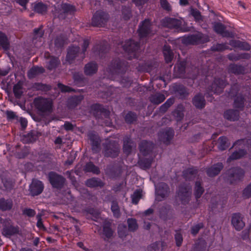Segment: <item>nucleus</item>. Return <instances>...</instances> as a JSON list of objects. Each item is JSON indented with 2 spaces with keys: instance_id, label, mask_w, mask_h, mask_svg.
Masks as SVG:
<instances>
[{
  "instance_id": "obj_9",
  "label": "nucleus",
  "mask_w": 251,
  "mask_h": 251,
  "mask_svg": "<svg viewBox=\"0 0 251 251\" xmlns=\"http://www.w3.org/2000/svg\"><path fill=\"white\" fill-rule=\"evenodd\" d=\"M109 19L108 14L102 11L98 10L94 14L92 19V25L94 26H104Z\"/></svg>"
},
{
  "instance_id": "obj_34",
  "label": "nucleus",
  "mask_w": 251,
  "mask_h": 251,
  "mask_svg": "<svg viewBox=\"0 0 251 251\" xmlns=\"http://www.w3.org/2000/svg\"><path fill=\"white\" fill-rule=\"evenodd\" d=\"M87 186L90 188L102 187L104 186V183L98 177H92L87 179L85 182Z\"/></svg>"
},
{
  "instance_id": "obj_27",
  "label": "nucleus",
  "mask_w": 251,
  "mask_h": 251,
  "mask_svg": "<svg viewBox=\"0 0 251 251\" xmlns=\"http://www.w3.org/2000/svg\"><path fill=\"white\" fill-rule=\"evenodd\" d=\"M80 48L78 46H71L68 49L66 60L70 63H73L74 60L78 55Z\"/></svg>"
},
{
  "instance_id": "obj_32",
  "label": "nucleus",
  "mask_w": 251,
  "mask_h": 251,
  "mask_svg": "<svg viewBox=\"0 0 251 251\" xmlns=\"http://www.w3.org/2000/svg\"><path fill=\"white\" fill-rule=\"evenodd\" d=\"M224 117L228 120L235 121L239 118V112L234 109H228L224 112Z\"/></svg>"
},
{
  "instance_id": "obj_36",
  "label": "nucleus",
  "mask_w": 251,
  "mask_h": 251,
  "mask_svg": "<svg viewBox=\"0 0 251 251\" xmlns=\"http://www.w3.org/2000/svg\"><path fill=\"white\" fill-rule=\"evenodd\" d=\"M13 206V201L11 199H0V209L3 211L11 209Z\"/></svg>"
},
{
  "instance_id": "obj_61",
  "label": "nucleus",
  "mask_w": 251,
  "mask_h": 251,
  "mask_svg": "<svg viewBox=\"0 0 251 251\" xmlns=\"http://www.w3.org/2000/svg\"><path fill=\"white\" fill-rule=\"evenodd\" d=\"M228 49L226 44H217L211 47V50L214 51H222Z\"/></svg>"
},
{
  "instance_id": "obj_45",
  "label": "nucleus",
  "mask_w": 251,
  "mask_h": 251,
  "mask_svg": "<svg viewBox=\"0 0 251 251\" xmlns=\"http://www.w3.org/2000/svg\"><path fill=\"white\" fill-rule=\"evenodd\" d=\"M152 160V158H141L139 160L138 164L141 169L146 170L151 167Z\"/></svg>"
},
{
  "instance_id": "obj_35",
  "label": "nucleus",
  "mask_w": 251,
  "mask_h": 251,
  "mask_svg": "<svg viewBox=\"0 0 251 251\" xmlns=\"http://www.w3.org/2000/svg\"><path fill=\"white\" fill-rule=\"evenodd\" d=\"M163 53L166 62L167 63L171 62L174 58V53L169 45H165L164 46Z\"/></svg>"
},
{
  "instance_id": "obj_57",
  "label": "nucleus",
  "mask_w": 251,
  "mask_h": 251,
  "mask_svg": "<svg viewBox=\"0 0 251 251\" xmlns=\"http://www.w3.org/2000/svg\"><path fill=\"white\" fill-rule=\"evenodd\" d=\"M103 234L107 238H111L113 235V231L109 223L105 224L103 226Z\"/></svg>"
},
{
  "instance_id": "obj_59",
  "label": "nucleus",
  "mask_w": 251,
  "mask_h": 251,
  "mask_svg": "<svg viewBox=\"0 0 251 251\" xmlns=\"http://www.w3.org/2000/svg\"><path fill=\"white\" fill-rule=\"evenodd\" d=\"M137 119V115L134 112L129 111L125 117V120L126 123L131 124Z\"/></svg>"
},
{
  "instance_id": "obj_1",
  "label": "nucleus",
  "mask_w": 251,
  "mask_h": 251,
  "mask_svg": "<svg viewBox=\"0 0 251 251\" xmlns=\"http://www.w3.org/2000/svg\"><path fill=\"white\" fill-rule=\"evenodd\" d=\"M128 68L127 62L119 58L113 59L107 68V72L109 74V78L116 80L120 78V83L125 87H129L132 83L130 77H123L122 76L126 73Z\"/></svg>"
},
{
  "instance_id": "obj_18",
  "label": "nucleus",
  "mask_w": 251,
  "mask_h": 251,
  "mask_svg": "<svg viewBox=\"0 0 251 251\" xmlns=\"http://www.w3.org/2000/svg\"><path fill=\"white\" fill-rule=\"evenodd\" d=\"M109 47L107 41L103 40L96 44L92 49L93 52L100 57H102L109 50Z\"/></svg>"
},
{
  "instance_id": "obj_4",
  "label": "nucleus",
  "mask_w": 251,
  "mask_h": 251,
  "mask_svg": "<svg viewBox=\"0 0 251 251\" xmlns=\"http://www.w3.org/2000/svg\"><path fill=\"white\" fill-rule=\"evenodd\" d=\"M245 172L239 167L232 168L226 173V180L229 184H235L244 177Z\"/></svg>"
},
{
  "instance_id": "obj_20",
  "label": "nucleus",
  "mask_w": 251,
  "mask_h": 251,
  "mask_svg": "<svg viewBox=\"0 0 251 251\" xmlns=\"http://www.w3.org/2000/svg\"><path fill=\"white\" fill-rule=\"evenodd\" d=\"M19 232V228L12 226L8 221L3 223L2 234L7 238L17 234Z\"/></svg>"
},
{
  "instance_id": "obj_60",
  "label": "nucleus",
  "mask_w": 251,
  "mask_h": 251,
  "mask_svg": "<svg viewBox=\"0 0 251 251\" xmlns=\"http://www.w3.org/2000/svg\"><path fill=\"white\" fill-rule=\"evenodd\" d=\"M57 86L62 92H76L77 91L80 92V91L79 89L75 90L72 87L65 85L60 83L57 84Z\"/></svg>"
},
{
  "instance_id": "obj_55",
  "label": "nucleus",
  "mask_w": 251,
  "mask_h": 251,
  "mask_svg": "<svg viewBox=\"0 0 251 251\" xmlns=\"http://www.w3.org/2000/svg\"><path fill=\"white\" fill-rule=\"evenodd\" d=\"M142 191L141 189L136 190L131 195L132 202L134 204H137L142 197Z\"/></svg>"
},
{
  "instance_id": "obj_21",
  "label": "nucleus",
  "mask_w": 251,
  "mask_h": 251,
  "mask_svg": "<svg viewBox=\"0 0 251 251\" xmlns=\"http://www.w3.org/2000/svg\"><path fill=\"white\" fill-rule=\"evenodd\" d=\"M154 146V144L152 142L143 140L140 142L139 148L140 152L144 156H146L150 154V153L152 151Z\"/></svg>"
},
{
  "instance_id": "obj_52",
  "label": "nucleus",
  "mask_w": 251,
  "mask_h": 251,
  "mask_svg": "<svg viewBox=\"0 0 251 251\" xmlns=\"http://www.w3.org/2000/svg\"><path fill=\"white\" fill-rule=\"evenodd\" d=\"M13 92L17 99H20L23 95V87L20 82H18L14 86Z\"/></svg>"
},
{
  "instance_id": "obj_64",
  "label": "nucleus",
  "mask_w": 251,
  "mask_h": 251,
  "mask_svg": "<svg viewBox=\"0 0 251 251\" xmlns=\"http://www.w3.org/2000/svg\"><path fill=\"white\" fill-rule=\"evenodd\" d=\"M118 233L120 238H124L127 234V228L126 225H120L118 229Z\"/></svg>"
},
{
  "instance_id": "obj_2",
  "label": "nucleus",
  "mask_w": 251,
  "mask_h": 251,
  "mask_svg": "<svg viewBox=\"0 0 251 251\" xmlns=\"http://www.w3.org/2000/svg\"><path fill=\"white\" fill-rule=\"evenodd\" d=\"M122 47L125 53H127L126 58L129 60L138 58L140 50V43L129 39L125 41Z\"/></svg>"
},
{
  "instance_id": "obj_53",
  "label": "nucleus",
  "mask_w": 251,
  "mask_h": 251,
  "mask_svg": "<svg viewBox=\"0 0 251 251\" xmlns=\"http://www.w3.org/2000/svg\"><path fill=\"white\" fill-rule=\"evenodd\" d=\"M176 90L181 99H184L188 96L189 93L187 88L182 85H178Z\"/></svg>"
},
{
  "instance_id": "obj_19",
  "label": "nucleus",
  "mask_w": 251,
  "mask_h": 251,
  "mask_svg": "<svg viewBox=\"0 0 251 251\" xmlns=\"http://www.w3.org/2000/svg\"><path fill=\"white\" fill-rule=\"evenodd\" d=\"M88 137L90 141L93 152H99L100 151V139L98 134L96 132L92 131L88 133Z\"/></svg>"
},
{
  "instance_id": "obj_54",
  "label": "nucleus",
  "mask_w": 251,
  "mask_h": 251,
  "mask_svg": "<svg viewBox=\"0 0 251 251\" xmlns=\"http://www.w3.org/2000/svg\"><path fill=\"white\" fill-rule=\"evenodd\" d=\"M219 144L218 149L221 151L226 150L228 147L227 139L225 136L220 137L219 139Z\"/></svg>"
},
{
  "instance_id": "obj_56",
  "label": "nucleus",
  "mask_w": 251,
  "mask_h": 251,
  "mask_svg": "<svg viewBox=\"0 0 251 251\" xmlns=\"http://www.w3.org/2000/svg\"><path fill=\"white\" fill-rule=\"evenodd\" d=\"M128 230L130 231H134L138 228V224L136 219L128 218L127 220Z\"/></svg>"
},
{
  "instance_id": "obj_15",
  "label": "nucleus",
  "mask_w": 251,
  "mask_h": 251,
  "mask_svg": "<svg viewBox=\"0 0 251 251\" xmlns=\"http://www.w3.org/2000/svg\"><path fill=\"white\" fill-rule=\"evenodd\" d=\"M174 134V130L172 128L162 129L158 133V138L161 142L166 145H168L173 138Z\"/></svg>"
},
{
  "instance_id": "obj_40",
  "label": "nucleus",
  "mask_w": 251,
  "mask_h": 251,
  "mask_svg": "<svg viewBox=\"0 0 251 251\" xmlns=\"http://www.w3.org/2000/svg\"><path fill=\"white\" fill-rule=\"evenodd\" d=\"M165 96L163 94L160 93H156L151 95L149 100L150 101L154 104H159L165 100Z\"/></svg>"
},
{
  "instance_id": "obj_8",
  "label": "nucleus",
  "mask_w": 251,
  "mask_h": 251,
  "mask_svg": "<svg viewBox=\"0 0 251 251\" xmlns=\"http://www.w3.org/2000/svg\"><path fill=\"white\" fill-rule=\"evenodd\" d=\"M48 179L53 188L61 190L64 186L66 179L56 172L51 171L48 173Z\"/></svg>"
},
{
  "instance_id": "obj_29",
  "label": "nucleus",
  "mask_w": 251,
  "mask_h": 251,
  "mask_svg": "<svg viewBox=\"0 0 251 251\" xmlns=\"http://www.w3.org/2000/svg\"><path fill=\"white\" fill-rule=\"evenodd\" d=\"M38 136L37 131L31 130L26 134L23 135L21 140L24 144H29L36 141Z\"/></svg>"
},
{
  "instance_id": "obj_28",
  "label": "nucleus",
  "mask_w": 251,
  "mask_h": 251,
  "mask_svg": "<svg viewBox=\"0 0 251 251\" xmlns=\"http://www.w3.org/2000/svg\"><path fill=\"white\" fill-rule=\"evenodd\" d=\"M223 167L224 166L222 163L215 164L207 169V175L210 177L215 176L220 173Z\"/></svg>"
},
{
  "instance_id": "obj_3",
  "label": "nucleus",
  "mask_w": 251,
  "mask_h": 251,
  "mask_svg": "<svg viewBox=\"0 0 251 251\" xmlns=\"http://www.w3.org/2000/svg\"><path fill=\"white\" fill-rule=\"evenodd\" d=\"M104 156L115 158L119 155L120 146L118 142L114 140H106L103 144Z\"/></svg>"
},
{
  "instance_id": "obj_5",
  "label": "nucleus",
  "mask_w": 251,
  "mask_h": 251,
  "mask_svg": "<svg viewBox=\"0 0 251 251\" xmlns=\"http://www.w3.org/2000/svg\"><path fill=\"white\" fill-rule=\"evenodd\" d=\"M34 103L37 110L41 113L49 114L52 111V102L47 99L38 98L34 100Z\"/></svg>"
},
{
  "instance_id": "obj_43",
  "label": "nucleus",
  "mask_w": 251,
  "mask_h": 251,
  "mask_svg": "<svg viewBox=\"0 0 251 251\" xmlns=\"http://www.w3.org/2000/svg\"><path fill=\"white\" fill-rule=\"evenodd\" d=\"M247 153L245 149H239L234 151L228 158L227 161L239 159L244 157Z\"/></svg>"
},
{
  "instance_id": "obj_44",
  "label": "nucleus",
  "mask_w": 251,
  "mask_h": 251,
  "mask_svg": "<svg viewBox=\"0 0 251 251\" xmlns=\"http://www.w3.org/2000/svg\"><path fill=\"white\" fill-rule=\"evenodd\" d=\"M83 170L85 172L93 173L96 175H98L100 173L99 168L95 165L92 162L86 163Z\"/></svg>"
},
{
  "instance_id": "obj_33",
  "label": "nucleus",
  "mask_w": 251,
  "mask_h": 251,
  "mask_svg": "<svg viewBox=\"0 0 251 251\" xmlns=\"http://www.w3.org/2000/svg\"><path fill=\"white\" fill-rule=\"evenodd\" d=\"M245 68L241 65L230 64L228 66V72L236 75L245 74Z\"/></svg>"
},
{
  "instance_id": "obj_24",
  "label": "nucleus",
  "mask_w": 251,
  "mask_h": 251,
  "mask_svg": "<svg viewBox=\"0 0 251 251\" xmlns=\"http://www.w3.org/2000/svg\"><path fill=\"white\" fill-rule=\"evenodd\" d=\"M193 104L197 108L201 109L203 108L206 104L204 96L201 93L196 95L192 99Z\"/></svg>"
},
{
  "instance_id": "obj_51",
  "label": "nucleus",
  "mask_w": 251,
  "mask_h": 251,
  "mask_svg": "<svg viewBox=\"0 0 251 251\" xmlns=\"http://www.w3.org/2000/svg\"><path fill=\"white\" fill-rule=\"evenodd\" d=\"M111 209L113 212V216L115 218H119L121 216L120 208L118 203L116 201H113L111 202Z\"/></svg>"
},
{
  "instance_id": "obj_11",
  "label": "nucleus",
  "mask_w": 251,
  "mask_h": 251,
  "mask_svg": "<svg viewBox=\"0 0 251 251\" xmlns=\"http://www.w3.org/2000/svg\"><path fill=\"white\" fill-rule=\"evenodd\" d=\"M161 24L164 27L174 29L177 32L182 31L181 21L175 18L166 17L161 20Z\"/></svg>"
},
{
  "instance_id": "obj_63",
  "label": "nucleus",
  "mask_w": 251,
  "mask_h": 251,
  "mask_svg": "<svg viewBox=\"0 0 251 251\" xmlns=\"http://www.w3.org/2000/svg\"><path fill=\"white\" fill-rule=\"evenodd\" d=\"M73 78L76 84H81L84 82L83 75L79 73H75L73 75Z\"/></svg>"
},
{
  "instance_id": "obj_13",
  "label": "nucleus",
  "mask_w": 251,
  "mask_h": 251,
  "mask_svg": "<svg viewBox=\"0 0 251 251\" xmlns=\"http://www.w3.org/2000/svg\"><path fill=\"white\" fill-rule=\"evenodd\" d=\"M151 26V22L149 19H145L140 24L137 32L141 40L152 33Z\"/></svg>"
},
{
  "instance_id": "obj_37",
  "label": "nucleus",
  "mask_w": 251,
  "mask_h": 251,
  "mask_svg": "<svg viewBox=\"0 0 251 251\" xmlns=\"http://www.w3.org/2000/svg\"><path fill=\"white\" fill-rule=\"evenodd\" d=\"M33 8L35 12L41 15H44L47 12L48 5L42 2H39L34 3Z\"/></svg>"
},
{
  "instance_id": "obj_25",
  "label": "nucleus",
  "mask_w": 251,
  "mask_h": 251,
  "mask_svg": "<svg viewBox=\"0 0 251 251\" xmlns=\"http://www.w3.org/2000/svg\"><path fill=\"white\" fill-rule=\"evenodd\" d=\"M198 172L199 170L196 167H191L183 170L182 175L186 180H192L198 176Z\"/></svg>"
},
{
  "instance_id": "obj_31",
  "label": "nucleus",
  "mask_w": 251,
  "mask_h": 251,
  "mask_svg": "<svg viewBox=\"0 0 251 251\" xmlns=\"http://www.w3.org/2000/svg\"><path fill=\"white\" fill-rule=\"evenodd\" d=\"M98 68V65L96 62H90L85 65L84 72L86 75H92L96 73Z\"/></svg>"
},
{
  "instance_id": "obj_22",
  "label": "nucleus",
  "mask_w": 251,
  "mask_h": 251,
  "mask_svg": "<svg viewBox=\"0 0 251 251\" xmlns=\"http://www.w3.org/2000/svg\"><path fill=\"white\" fill-rule=\"evenodd\" d=\"M231 224L235 229L240 231L244 227L245 224L243 221L241 215L239 213H233L232 216Z\"/></svg>"
},
{
  "instance_id": "obj_62",
  "label": "nucleus",
  "mask_w": 251,
  "mask_h": 251,
  "mask_svg": "<svg viewBox=\"0 0 251 251\" xmlns=\"http://www.w3.org/2000/svg\"><path fill=\"white\" fill-rule=\"evenodd\" d=\"M90 44V40L88 38L84 39L82 45V52L81 53V60L85 57V52H86Z\"/></svg>"
},
{
  "instance_id": "obj_42",
  "label": "nucleus",
  "mask_w": 251,
  "mask_h": 251,
  "mask_svg": "<svg viewBox=\"0 0 251 251\" xmlns=\"http://www.w3.org/2000/svg\"><path fill=\"white\" fill-rule=\"evenodd\" d=\"M0 47L4 50H7L10 48V43L6 34L0 31Z\"/></svg>"
},
{
  "instance_id": "obj_7",
  "label": "nucleus",
  "mask_w": 251,
  "mask_h": 251,
  "mask_svg": "<svg viewBox=\"0 0 251 251\" xmlns=\"http://www.w3.org/2000/svg\"><path fill=\"white\" fill-rule=\"evenodd\" d=\"M75 10V7L73 5L66 3H62L55 6L54 15L59 19H63L66 18L67 14H72Z\"/></svg>"
},
{
  "instance_id": "obj_39",
  "label": "nucleus",
  "mask_w": 251,
  "mask_h": 251,
  "mask_svg": "<svg viewBox=\"0 0 251 251\" xmlns=\"http://www.w3.org/2000/svg\"><path fill=\"white\" fill-rule=\"evenodd\" d=\"M83 99L82 95L74 96L70 97L68 100V106L70 108H73L76 106Z\"/></svg>"
},
{
  "instance_id": "obj_38",
  "label": "nucleus",
  "mask_w": 251,
  "mask_h": 251,
  "mask_svg": "<svg viewBox=\"0 0 251 251\" xmlns=\"http://www.w3.org/2000/svg\"><path fill=\"white\" fill-rule=\"evenodd\" d=\"M45 69L42 67L34 66L27 72V76L29 79L35 77L37 75L44 73Z\"/></svg>"
},
{
  "instance_id": "obj_17",
  "label": "nucleus",
  "mask_w": 251,
  "mask_h": 251,
  "mask_svg": "<svg viewBox=\"0 0 251 251\" xmlns=\"http://www.w3.org/2000/svg\"><path fill=\"white\" fill-rule=\"evenodd\" d=\"M227 84V82L225 79H221L219 78H215L214 80L209 89L214 94H219L223 92L224 89Z\"/></svg>"
},
{
  "instance_id": "obj_47",
  "label": "nucleus",
  "mask_w": 251,
  "mask_h": 251,
  "mask_svg": "<svg viewBox=\"0 0 251 251\" xmlns=\"http://www.w3.org/2000/svg\"><path fill=\"white\" fill-rule=\"evenodd\" d=\"M32 88L37 91H41L47 92L51 89V86L46 84H43L39 82L34 83L32 85Z\"/></svg>"
},
{
  "instance_id": "obj_48",
  "label": "nucleus",
  "mask_w": 251,
  "mask_h": 251,
  "mask_svg": "<svg viewBox=\"0 0 251 251\" xmlns=\"http://www.w3.org/2000/svg\"><path fill=\"white\" fill-rule=\"evenodd\" d=\"M175 102V98L171 97L168 99L166 102L161 105L159 107V111L162 113H164Z\"/></svg>"
},
{
  "instance_id": "obj_16",
  "label": "nucleus",
  "mask_w": 251,
  "mask_h": 251,
  "mask_svg": "<svg viewBox=\"0 0 251 251\" xmlns=\"http://www.w3.org/2000/svg\"><path fill=\"white\" fill-rule=\"evenodd\" d=\"M91 110L96 119L102 118H108L110 114L109 110L100 104H94L91 106Z\"/></svg>"
},
{
  "instance_id": "obj_23",
  "label": "nucleus",
  "mask_w": 251,
  "mask_h": 251,
  "mask_svg": "<svg viewBox=\"0 0 251 251\" xmlns=\"http://www.w3.org/2000/svg\"><path fill=\"white\" fill-rule=\"evenodd\" d=\"M226 26L221 23L216 22L213 24L214 30L217 33L224 37H231L232 36V32L226 30Z\"/></svg>"
},
{
  "instance_id": "obj_14",
  "label": "nucleus",
  "mask_w": 251,
  "mask_h": 251,
  "mask_svg": "<svg viewBox=\"0 0 251 251\" xmlns=\"http://www.w3.org/2000/svg\"><path fill=\"white\" fill-rule=\"evenodd\" d=\"M44 189V185L42 181L37 179H33L29 186V193L33 197L39 195Z\"/></svg>"
},
{
  "instance_id": "obj_58",
  "label": "nucleus",
  "mask_w": 251,
  "mask_h": 251,
  "mask_svg": "<svg viewBox=\"0 0 251 251\" xmlns=\"http://www.w3.org/2000/svg\"><path fill=\"white\" fill-rule=\"evenodd\" d=\"M240 85L235 83L231 85L230 89L228 92V95L230 97H236L240 90Z\"/></svg>"
},
{
  "instance_id": "obj_6",
  "label": "nucleus",
  "mask_w": 251,
  "mask_h": 251,
  "mask_svg": "<svg viewBox=\"0 0 251 251\" xmlns=\"http://www.w3.org/2000/svg\"><path fill=\"white\" fill-rule=\"evenodd\" d=\"M177 196L183 205L189 203L191 196V187L189 184H181L178 187Z\"/></svg>"
},
{
  "instance_id": "obj_46",
  "label": "nucleus",
  "mask_w": 251,
  "mask_h": 251,
  "mask_svg": "<svg viewBox=\"0 0 251 251\" xmlns=\"http://www.w3.org/2000/svg\"><path fill=\"white\" fill-rule=\"evenodd\" d=\"M246 100L245 98L241 95L237 96L234 101V106L242 110L244 107V102Z\"/></svg>"
},
{
  "instance_id": "obj_10",
  "label": "nucleus",
  "mask_w": 251,
  "mask_h": 251,
  "mask_svg": "<svg viewBox=\"0 0 251 251\" xmlns=\"http://www.w3.org/2000/svg\"><path fill=\"white\" fill-rule=\"evenodd\" d=\"M156 200L160 201L167 198L170 194V187L167 184L160 182L155 184Z\"/></svg>"
},
{
  "instance_id": "obj_30",
  "label": "nucleus",
  "mask_w": 251,
  "mask_h": 251,
  "mask_svg": "<svg viewBox=\"0 0 251 251\" xmlns=\"http://www.w3.org/2000/svg\"><path fill=\"white\" fill-rule=\"evenodd\" d=\"M186 62L184 60L178 63L174 67L176 75L178 77H184L185 74Z\"/></svg>"
},
{
  "instance_id": "obj_41",
  "label": "nucleus",
  "mask_w": 251,
  "mask_h": 251,
  "mask_svg": "<svg viewBox=\"0 0 251 251\" xmlns=\"http://www.w3.org/2000/svg\"><path fill=\"white\" fill-rule=\"evenodd\" d=\"M204 192V188L202 186V183L200 180L195 182L194 187V195L196 200L200 198Z\"/></svg>"
},
{
  "instance_id": "obj_12",
  "label": "nucleus",
  "mask_w": 251,
  "mask_h": 251,
  "mask_svg": "<svg viewBox=\"0 0 251 251\" xmlns=\"http://www.w3.org/2000/svg\"><path fill=\"white\" fill-rule=\"evenodd\" d=\"M208 41V37L200 33L190 35L184 39V43L190 45H199Z\"/></svg>"
},
{
  "instance_id": "obj_49",
  "label": "nucleus",
  "mask_w": 251,
  "mask_h": 251,
  "mask_svg": "<svg viewBox=\"0 0 251 251\" xmlns=\"http://www.w3.org/2000/svg\"><path fill=\"white\" fill-rule=\"evenodd\" d=\"M60 63V62L58 57L51 56L48 63L47 68L50 70H53L55 69Z\"/></svg>"
},
{
  "instance_id": "obj_50",
  "label": "nucleus",
  "mask_w": 251,
  "mask_h": 251,
  "mask_svg": "<svg viewBox=\"0 0 251 251\" xmlns=\"http://www.w3.org/2000/svg\"><path fill=\"white\" fill-rule=\"evenodd\" d=\"M66 40V38L63 34H61L57 36L54 40L55 47L58 48H61L63 47Z\"/></svg>"
},
{
  "instance_id": "obj_26",
  "label": "nucleus",
  "mask_w": 251,
  "mask_h": 251,
  "mask_svg": "<svg viewBox=\"0 0 251 251\" xmlns=\"http://www.w3.org/2000/svg\"><path fill=\"white\" fill-rule=\"evenodd\" d=\"M229 44L235 48H238L242 50L249 51L251 49V46L248 43L240 40H231Z\"/></svg>"
}]
</instances>
